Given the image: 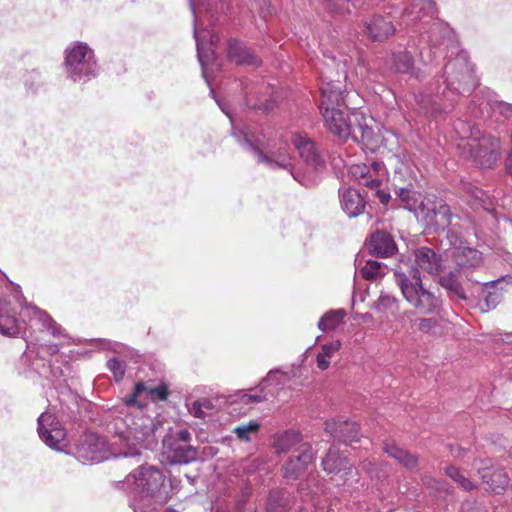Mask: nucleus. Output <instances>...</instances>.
Segmentation results:
<instances>
[{"label":"nucleus","instance_id":"obj_46","mask_svg":"<svg viewBox=\"0 0 512 512\" xmlns=\"http://www.w3.org/2000/svg\"><path fill=\"white\" fill-rule=\"evenodd\" d=\"M144 392L147 393L151 400L165 401L168 398V387L165 384L156 387L146 385Z\"/></svg>","mask_w":512,"mask_h":512},{"label":"nucleus","instance_id":"obj_62","mask_svg":"<svg viewBox=\"0 0 512 512\" xmlns=\"http://www.w3.org/2000/svg\"><path fill=\"white\" fill-rule=\"evenodd\" d=\"M507 343L512 344V334H507L506 339L504 340Z\"/></svg>","mask_w":512,"mask_h":512},{"label":"nucleus","instance_id":"obj_36","mask_svg":"<svg viewBox=\"0 0 512 512\" xmlns=\"http://www.w3.org/2000/svg\"><path fill=\"white\" fill-rule=\"evenodd\" d=\"M350 173L361 184L367 187L376 188L380 185V180L372 176L371 169L366 164L352 165L350 168Z\"/></svg>","mask_w":512,"mask_h":512},{"label":"nucleus","instance_id":"obj_30","mask_svg":"<svg viewBox=\"0 0 512 512\" xmlns=\"http://www.w3.org/2000/svg\"><path fill=\"white\" fill-rule=\"evenodd\" d=\"M323 470L327 473H339L340 471L351 470L352 464L346 457H342L339 449L331 446L322 460Z\"/></svg>","mask_w":512,"mask_h":512},{"label":"nucleus","instance_id":"obj_57","mask_svg":"<svg viewBox=\"0 0 512 512\" xmlns=\"http://www.w3.org/2000/svg\"><path fill=\"white\" fill-rule=\"evenodd\" d=\"M434 26H435V27L433 28V31H432V33H431L430 38H431V42H432L434 45H436V44H439V43L437 42V40L435 39V33H436V30H441V31H443V33H444V34H448V33H449V29H448V27H443V26H442L441 24H439V23H435V24H434Z\"/></svg>","mask_w":512,"mask_h":512},{"label":"nucleus","instance_id":"obj_14","mask_svg":"<svg viewBox=\"0 0 512 512\" xmlns=\"http://www.w3.org/2000/svg\"><path fill=\"white\" fill-rule=\"evenodd\" d=\"M37 431L40 439L50 448L60 451L61 443L65 440V431L51 413H42L37 420Z\"/></svg>","mask_w":512,"mask_h":512},{"label":"nucleus","instance_id":"obj_29","mask_svg":"<svg viewBox=\"0 0 512 512\" xmlns=\"http://www.w3.org/2000/svg\"><path fill=\"white\" fill-rule=\"evenodd\" d=\"M458 275L456 270L450 271L440 277L439 284L446 290L451 300L465 301L467 296L462 284L458 280Z\"/></svg>","mask_w":512,"mask_h":512},{"label":"nucleus","instance_id":"obj_48","mask_svg":"<svg viewBox=\"0 0 512 512\" xmlns=\"http://www.w3.org/2000/svg\"><path fill=\"white\" fill-rule=\"evenodd\" d=\"M395 304H396V299L393 296L388 295V294H381L375 304V308L378 311L384 312L386 310L391 309Z\"/></svg>","mask_w":512,"mask_h":512},{"label":"nucleus","instance_id":"obj_47","mask_svg":"<svg viewBox=\"0 0 512 512\" xmlns=\"http://www.w3.org/2000/svg\"><path fill=\"white\" fill-rule=\"evenodd\" d=\"M40 351L37 352L36 356L31 362V369L36 372L39 376H47L48 363L42 356L39 355Z\"/></svg>","mask_w":512,"mask_h":512},{"label":"nucleus","instance_id":"obj_38","mask_svg":"<svg viewBox=\"0 0 512 512\" xmlns=\"http://www.w3.org/2000/svg\"><path fill=\"white\" fill-rule=\"evenodd\" d=\"M344 309L330 310L326 312L318 321V328L322 331L335 329L345 318Z\"/></svg>","mask_w":512,"mask_h":512},{"label":"nucleus","instance_id":"obj_10","mask_svg":"<svg viewBox=\"0 0 512 512\" xmlns=\"http://www.w3.org/2000/svg\"><path fill=\"white\" fill-rule=\"evenodd\" d=\"M115 454L110 452L104 438L92 433L80 437L75 452L79 461L89 464L102 462Z\"/></svg>","mask_w":512,"mask_h":512},{"label":"nucleus","instance_id":"obj_16","mask_svg":"<svg viewBox=\"0 0 512 512\" xmlns=\"http://www.w3.org/2000/svg\"><path fill=\"white\" fill-rule=\"evenodd\" d=\"M473 467L477 470L483 483L492 492L499 493L508 486V475L503 469L492 465L490 460H477L474 462Z\"/></svg>","mask_w":512,"mask_h":512},{"label":"nucleus","instance_id":"obj_22","mask_svg":"<svg viewBox=\"0 0 512 512\" xmlns=\"http://www.w3.org/2000/svg\"><path fill=\"white\" fill-rule=\"evenodd\" d=\"M367 248L371 255L383 258L390 257L397 252V245L393 237L389 233L380 230L370 236Z\"/></svg>","mask_w":512,"mask_h":512},{"label":"nucleus","instance_id":"obj_25","mask_svg":"<svg viewBox=\"0 0 512 512\" xmlns=\"http://www.w3.org/2000/svg\"><path fill=\"white\" fill-rule=\"evenodd\" d=\"M227 53L230 61L237 65L258 66L261 63L250 48L234 39L229 40Z\"/></svg>","mask_w":512,"mask_h":512},{"label":"nucleus","instance_id":"obj_54","mask_svg":"<svg viewBox=\"0 0 512 512\" xmlns=\"http://www.w3.org/2000/svg\"><path fill=\"white\" fill-rule=\"evenodd\" d=\"M264 399H265V397L263 395H260V394H244L242 396V400L246 404H249V403H260Z\"/></svg>","mask_w":512,"mask_h":512},{"label":"nucleus","instance_id":"obj_49","mask_svg":"<svg viewBox=\"0 0 512 512\" xmlns=\"http://www.w3.org/2000/svg\"><path fill=\"white\" fill-rule=\"evenodd\" d=\"M422 480H423L424 485H426L429 488H433V489H435V490H437L439 492H446L447 491V488H446L447 485L442 480H438L436 478H433L430 475H424Z\"/></svg>","mask_w":512,"mask_h":512},{"label":"nucleus","instance_id":"obj_28","mask_svg":"<svg viewBox=\"0 0 512 512\" xmlns=\"http://www.w3.org/2000/svg\"><path fill=\"white\" fill-rule=\"evenodd\" d=\"M404 14L411 21H416L426 16L433 18L437 15L436 4L433 0H409V3L404 8Z\"/></svg>","mask_w":512,"mask_h":512},{"label":"nucleus","instance_id":"obj_2","mask_svg":"<svg viewBox=\"0 0 512 512\" xmlns=\"http://www.w3.org/2000/svg\"><path fill=\"white\" fill-rule=\"evenodd\" d=\"M156 424L142 410L132 413L120 409L109 424V430L118 439L120 451L115 457H136L143 448L155 443Z\"/></svg>","mask_w":512,"mask_h":512},{"label":"nucleus","instance_id":"obj_18","mask_svg":"<svg viewBox=\"0 0 512 512\" xmlns=\"http://www.w3.org/2000/svg\"><path fill=\"white\" fill-rule=\"evenodd\" d=\"M395 32L392 20L381 14L372 15L363 24V33L372 42H383Z\"/></svg>","mask_w":512,"mask_h":512},{"label":"nucleus","instance_id":"obj_33","mask_svg":"<svg viewBox=\"0 0 512 512\" xmlns=\"http://www.w3.org/2000/svg\"><path fill=\"white\" fill-rule=\"evenodd\" d=\"M384 450L388 456L394 458L399 464L407 469H413L418 464V458L415 455L403 450L394 443H386Z\"/></svg>","mask_w":512,"mask_h":512},{"label":"nucleus","instance_id":"obj_4","mask_svg":"<svg viewBox=\"0 0 512 512\" xmlns=\"http://www.w3.org/2000/svg\"><path fill=\"white\" fill-rule=\"evenodd\" d=\"M394 277L404 299L419 314L442 315L444 308L441 296L424 286L417 268L404 269L398 266L394 270Z\"/></svg>","mask_w":512,"mask_h":512},{"label":"nucleus","instance_id":"obj_23","mask_svg":"<svg viewBox=\"0 0 512 512\" xmlns=\"http://www.w3.org/2000/svg\"><path fill=\"white\" fill-rule=\"evenodd\" d=\"M423 213L427 226L436 230H444L451 224L452 213L446 203H434L431 207L425 205Z\"/></svg>","mask_w":512,"mask_h":512},{"label":"nucleus","instance_id":"obj_3","mask_svg":"<svg viewBox=\"0 0 512 512\" xmlns=\"http://www.w3.org/2000/svg\"><path fill=\"white\" fill-rule=\"evenodd\" d=\"M165 476L163 472L152 465L142 464L125 481L117 483V487L133 485L129 491V507L134 512H152L155 501L162 497Z\"/></svg>","mask_w":512,"mask_h":512},{"label":"nucleus","instance_id":"obj_6","mask_svg":"<svg viewBox=\"0 0 512 512\" xmlns=\"http://www.w3.org/2000/svg\"><path fill=\"white\" fill-rule=\"evenodd\" d=\"M232 136L244 150L257 157L258 162L271 169L288 167L289 158L284 154L275 157L274 153L268 150V145L264 142V136L261 133H255L249 127L244 129L233 127Z\"/></svg>","mask_w":512,"mask_h":512},{"label":"nucleus","instance_id":"obj_20","mask_svg":"<svg viewBox=\"0 0 512 512\" xmlns=\"http://www.w3.org/2000/svg\"><path fill=\"white\" fill-rule=\"evenodd\" d=\"M304 442L300 432L288 429L274 434L271 438L270 446L277 455L295 453Z\"/></svg>","mask_w":512,"mask_h":512},{"label":"nucleus","instance_id":"obj_15","mask_svg":"<svg viewBox=\"0 0 512 512\" xmlns=\"http://www.w3.org/2000/svg\"><path fill=\"white\" fill-rule=\"evenodd\" d=\"M327 129L340 139H349L352 121V112L344 111L342 108L328 107L322 111Z\"/></svg>","mask_w":512,"mask_h":512},{"label":"nucleus","instance_id":"obj_39","mask_svg":"<svg viewBox=\"0 0 512 512\" xmlns=\"http://www.w3.org/2000/svg\"><path fill=\"white\" fill-rule=\"evenodd\" d=\"M341 342L338 340L331 341L321 346L320 352L317 354L316 362L320 370H326L330 365V358L339 351Z\"/></svg>","mask_w":512,"mask_h":512},{"label":"nucleus","instance_id":"obj_51","mask_svg":"<svg viewBox=\"0 0 512 512\" xmlns=\"http://www.w3.org/2000/svg\"><path fill=\"white\" fill-rule=\"evenodd\" d=\"M244 89H245V94H246V104L249 107H251L253 109H264V110L269 109V106L267 104H263L260 100H257V102H255V103H250L251 102L250 94L252 92L248 91L247 88H244Z\"/></svg>","mask_w":512,"mask_h":512},{"label":"nucleus","instance_id":"obj_52","mask_svg":"<svg viewBox=\"0 0 512 512\" xmlns=\"http://www.w3.org/2000/svg\"><path fill=\"white\" fill-rule=\"evenodd\" d=\"M47 376H43V378L50 379V380H56L62 376V370L58 367L54 368L51 366L50 362L48 363L47 367Z\"/></svg>","mask_w":512,"mask_h":512},{"label":"nucleus","instance_id":"obj_5","mask_svg":"<svg viewBox=\"0 0 512 512\" xmlns=\"http://www.w3.org/2000/svg\"><path fill=\"white\" fill-rule=\"evenodd\" d=\"M66 75L74 82H87L99 72L94 51L84 42H76L65 50Z\"/></svg>","mask_w":512,"mask_h":512},{"label":"nucleus","instance_id":"obj_13","mask_svg":"<svg viewBox=\"0 0 512 512\" xmlns=\"http://www.w3.org/2000/svg\"><path fill=\"white\" fill-rule=\"evenodd\" d=\"M346 59L343 61V68L341 73L338 72V78L332 79L329 76H326V79L328 81L323 82L320 91H321V100L319 104V108L321 111L326 110L328 107H335V108H346L347 105L345 103V89L341 82L340 78H343L344 80L347 77L346 73Z\"/></svg>","mask_w":512,"mask_h":512},{"label":"nucleus","instance_id":"obj_7","mask_svg":"<svg viewBox=\"0 0 512 512\" xmlns=\"http://www.w3.org/2000/svg\"><path fill=\"white\" fill-rule=\"evenodd\" d=\"M192 435L187 429L169 431L162 440L163 454L170 464H188L197 459V450L191 445Z\"/></svg>","mask_w":512,"mask_h":512},{"label":"nucleus","instance_id":"obj_31","mask_svg":"<svg viewBox=\"0 0 512 512\" xmlns=\"http://www.w3.org/2000/svg\"><path fill=\"white\" fill-rule=\"evenodd\" d=\"M502 281V279L491 280L486 282H480L482 284V297L484 303L482 304V309L484 311H489L494 309L499 302L501 301V293L495 290L496 286Z\"/></svg>","mask_w":512,"mask_h":512},{"label":"nucleus","instance_id":"obj_1","mask_svg":"<svg viewBox=\"0 0 512 512\" xmlns=\"http://www.w3.org/2000/svg\"><path fill=\"white\" fill-rule=\"evenodd\" d=\"M445 89L441 95L420 94L417 102L424 113L434 117L449 112L454 107V101L449 94L464 95L470 93L477 85L473 66L469 63L465 52L459 53L448 61L444 68Z\"/></svg>","mask_w":512,"mask_h":512},{"label":"nucleus","instance_id":"obj_37","mask_svg":"<svg viewBox=\"0 0 512 512\" xmlns=\"http://www.w3.org/2000/svg\"><path fill=\"white\" fill-rule=\"evenodd\" d=\"M396 193L408 210L416 211L420 209L422 212L425 211V204L419 199L420 195L414 190L402 187Z\"/></svg>","mask_w":512,"mask_h":512},{"label":"nucleus","instance_id":"obj_21","mask_svg":"<svg viewBox=\"0 0 512 512\" xmlns=\"http://www.w3.org/2000/svg\"><path fill=\"white\" fill-rule=\"evenodd\" d=\"M352 121H354L349 138L360 142L367 148L374 149L378 144L379 136L373 129L365 123V118L361 112H352Z\"/></svg>","mask_w":512,"mask_h":512},{"label":"nucleus","instance_id":"obj_43","mask_svg":"<svg viewBox=\"0 0 512 512\" xmlns=\"http://www.w3.org/2000/svg\"><path fill=\"white\" fill-rule=\"evenodd\" d=\"M144 390H146V385L143 382H138L135 385L133 392L123 398L124 407L122 409H124V411H128L129 408L137 406V411L141 410L142 405L137 401V397L143 393Z\"/></svg>","mask_w":512,"mask_h":512},{"label":"nucleus","instance_id":"obj_27","mask_svg":"<svg viewBox=\"0 0 512 512\" xmlns=\"http://www.w3.org/2000/svg\"><path fill=\"white\" fill-rule=\"evenodd\" d=\"M20 332L16 312L6 299H0V333L6 336H15Z\"/></svg>","mask_w":512,"mask_h":512},{"label":"nucleus","instance_id":"obj_56","mask_svg":"<svg viewBox=\"0 0 512 512\" xmlns=\"http://www.w3.org/2000/svg\"><path fill=\"white\" fill-rule=\"evenodd\" d=\"M40 350H42L43 352H45L49 355H54L59 352V346L57 344H47V345L41 346L38 351H40Z\"/></svg>","mask_w":512,"mask_h":512},{"label":"nucleus","instance_id":"obj_63","mask_svg":"<svg viewBox=\"0 0 512 512\" xmlns=\"http://www.w3.org/2000/svg\"><path fill=\"white\" fill-rule=\"evenodd\" d=\"M8 280V277L6 276L5 273H3L1 270H0V283L4 280Z\"/></svg>","mask_w":512,"mask_h":512},{"label":"nucleus","instance_id":"obj_58","mask_svg":"<svg viewBox=\"0 0 512 512\" xmlns=\"http://www.w3.org/2000/svg\"><path fill=\"white\" fill-rule=\"evenodd\" d=\"M376 196L378 197L380 202L384 205H387L391 198L390 194L383 190H376Z\"/></svg>","mask_w":512,"mask_h":512},{"label":"nucleus","instance_id":"obj_12","mask_svg":"<svg viewBox=\"0 0 512 512\" xmlns=\"http://www.w3.org/2000/svg\"><path fill=\"white\" fill-rule=\"evenodd\" d=\"M315 453L312 445L301 444L298 451L291 454L288 460L282 466V475L288 480H297L302 477L314 464Z\"/></svg>","mask_w":512,"mask_h":512},{"label":"nucleus","instance_id":"obj_8","mask_svg":"<svg viewBox=\"0 0 512 512\" xmlns=\"http://www.w3.org/2000/svg\"><path fill=\"white\" fill-rule=\"evenodd\" d=\"M479 129L470 127L468 135L463 137H473V139L463 145V153L473 160L475 165L481 168H492L499 160V142L496 139L482 138L478 141Z\"/></svg>","mask_w":512,"mask_h":512},{"label":"nucleus","instance_id":"obj_32","mask_svg":"<svg viewBox=\"0 0 512 512\" xmlns=\"http://www.w3.org/2000/svg\"><path fill=\"white\" fill-rule=\"evenodd\" d=\"M290 508L291 500L286 491L276 489L269 493L266 503L267 512H289Z\"/></svg>","mask_w":512,"mask_h":512},{"label":"nucleus","instance_id":"obj_59","mask_svg":"<svg viewBox=\"0 0 512 512\" xmlns=\"http://www.w3.org/2000/svg\"><path fill=\"white\" fill-rule=\"evenodd\" d=\"M196 401L200 404V406L203 407V409L210 410V409L213 408L212 402L209 399H207V398H202V399H199V400H196Z\"/></svg>","mask_w":512,"mask_h":512},{"label":"nucleus","instance_id":"obj_42","mask_svg":"<svg viewBox=\"0 0 512 512\" xmlns=\"http://www.w3.org/2000/svg\"><path fill=\"white\" fill-rule=\"evenodd\" d=\"M260 429V424L251 420L248 423L238 425L233 429V433L240 441L249 442L251 440V434H257Z\"/></svg>","mask_w":512,"mask_h":512},{"label":"nucleus","instance_id":"obj_19","mask_svg":"<svg viewBox=\"0 0 512 512\" xmlns=\"http://www.w3.org/2000/svg\"><path fill=\"white\" fill-rule=\"evenodd\" d=\"M414 263L415 266L406 269L417 268L418 271L421 269L431 275H439L444 269L441 257L433 249L425 246L414 251Z\"/></svg>","mask_w":512,"mask_h":512},{"label":"nucleus","instance_id":"obj_40","mask_svg":"<svg viewBox=\"0 0 512 512\" xmlns=\"http://www.w3.org/2000/svg\"><path fill=\"white\" fill-rule=\"evenodd\" d=\"M445 473L464 491H472L476 489V484H474L469 478H467L459 468L453 465L448 466L445 469Z\"/></svg>","mask_w":512,"mask_h":512},{"label":"nucleus","instance_id":"obj_24","mask_svg":"<svg viewBox=\"0 0 512 512\" xmlns=\"http://www.w3.org/2000/svg\"><path fill=\"white\" fill-rule=\"evenodd\" d=\"M339 193L342 209L349 217H357L364 212L366 203L357 189H340Z\"/></svg>","mask_w":512,"mask_h":512},{"label":"nucleus","instance_id":"obj_41","mask_svg":"<svg viewBox=\"0 0 512 512\" xmlns=\"http://www.w3.org/2000/svg\"><path fill=\"white\" fill-rule=\"evenodd\" d=\"M33 312V316L36 317L51 334L55 337H58L62 334L61 327L53 320V318L47 314L45 311L37 308H31Z\"/></svg>","mask_w":512,"mask_h":512},{"label":"nucleus","instance_id":"obj_26","mask_svg":"<svg viewBox=\"0 0 512 512\" xmlns=\"http://www.w3.org/2000/svg\"><path fill=\"white\" fill-rule=\"evenodd\" d=\"M325 430L329 432L334 439L341 442H354L359 439V425L356 422L344 421L338 424L334 421H328L325 423Z\"/></svg>","mask_w":512,"mask_h":512},{"label":"nucleus","instance_id":"obj_44","mask_svg":"<svg viewBox=\"0 0 512 512\" xmlns=\"http://www.w3.org/2000/svg\"><path fill=\"white\" fill-rule=\"evenodd\" d=\"M127 364L116 357L107 361V368L113 374L116 382H120L125 375Z\"/></svg>","mask_w":512,"mask_h":512},{"label":"nucleus","instance_id":"obj_45","mask_svg":"<svg viewBox=\"0 0 512 512\" xmlns=\"http://www.w3.org/2000/svg\"><path fill=\"white\" fill-rule=\"evenodd\" d=\"M441 317L442 315L419 318L417 321L418 330L426 334L434 332L439 327L437 318Z\"/></svg>","mask_w":512,"mask_h":512},{"label":"nucleus","instance_id":"obj_53","mask_svg":"<svg viewBox=\"0 0 512 512\" xmlns=\"http://www.w3.org/2000/svg\"><path fill=\"white\" fill-rule=\"evenodd\" d=\"M190 413L194 417L199 418V419H205V417H206V414L203 411V407L200 406V404L197 401H194L192 403L191 408H190Z\"/></svg>","mask_w":512,"mask_h":512},{"label":"nucleus","instance_id":"obj_9","mask_svg":"<svg viewBox=\"0 0 512 512\" xmlns=\"http://www.w3.org/2000/svg\"><path fill=\"white\" fill-rule=\"evenodd\" d=\"M468 113L472 119H483L488 114L493 122L503 124L512 119V104L496 100L489 94L486 99L473 100Z\"/></svg>","mask_w":512,"mask_h":512},{"label":"nucleus","instance_id":"obj_60","mask_svg":"<svg viewBox=\"0 0 512 512\" xmlns=\"http://www.w3.org/2000/svg\"><path fill=\"white\" fill-rule=\"evenodd\" d=\"M505 166H506L507 171L510 174H512V148H511V151L505 161Z\"/></svg>","mask_w":512,"mask_h":512},{"label":"nucleus","instance_id":"obj_11","mask_svg":"<svg viewBox=\"0 0 512 512\" xmlns=\"http://www.w3.org/2000/svg\"><path fill=\"white\" fill-rule=\"evenodd\" d=\"M450 257L458 274L464 275L469 281L480 283L471 275L483 266V254L480 251L460 243L450 250Z\"/></svg>","mask_w":512,"mask_h":512},{"label":"nucleus","instance_id":"obj_50","mask_svg":"<svg viewBox=\"0 0 512 512\" xmlns=\"http://www.w3.org/2000/svg\"><path fill=\"white\" fill-rule=\"evenodd\" d=\"M463 512H488L485 507L478 504L476 501H465L462 504Z\"/></svg>","mask_w":512,"mask_h":512},{"label":"nucleus","instance_id":"obj_55","mask_svg":"<svg viewBox=\"0 0 512 512\" xmlns=\"http://www.w3.org/2000/svg\"><path fill=\"white\" fill-rule=\"evenodd\" d=\"M29 76L33 80V82H36L37 85L40 84V74L37 71H32ZM33 84L34 83L29 84V80H26L27 89L31 90L32 92L35 91Z\"/></svg>","mask_w":512,"mask_h":512},{"label":"nucleus","instance_id":"obj_17","mask_svg":"<svg viewBox=\"0 0 512 512\" xmlns=\"http://www.w3.org/2000/svg\"><path fill=\"white\" fill-rule=\"evenodd\" d=\"M291 142L307 166L314 170L324 167V156L313 140L306 135L298 133L292 137Z\"/></svg>","mask_w":512,"mask_h":512},{"label":"nucleus","instance_id":"obj_35","mask_svg":"<svg viewBox=\"0 0 512 512\" xmlns=\"http://www.w3.org/2000/svg\"><path fill=\"white\" fill-rule=\"evenodd\" d=\"M386 266L375 260H367L365 265L357 268L358 274L368 281H377L385 275Z\"/></svg>","mask_w":512,"mask_h":512},{"label":"nucleus","instance_id":"obj_61","mask_svg":"<svg viewBox=\"0 0 512 512\" xmlns=\"http://www.w3.org/2000/svg\"><path fill=\"white\" fill-rule=\"evenodd\" d=\"M371 166H372L373 171H374V172H376V173H377V172H378V170L381 168V164H380V163H378V162H373V163L371 164Z\"/></svg>","mask_w":512,"mask_h":512},{"label":"nucleus","instance_id":"obj_34","mask_svg":"<svg viewBox=\"0 0 512 512\" xmlns=\"http://www.w3.org/2000/svg\"><path fill=\"white\" fill-rule=\"evenodd\" d=\"M393 68L397 73L410 74L418 77L415 71L413 56L408 51H401L392 55Z\"/></svg>","mask_w":512,"mask_h":512},{"label":"nucleus","instance_id":"obj_64","mask_svg":"<svg viewBox=\"0 0 512 512\" xmlns=\"http://www.w3.org/2000/svg\"><path fill=\"white\" fill-rule=\"evenodd\" d=\"M273 372H274V371H270V372L268 373V375L263 379V382H267V381L270 379L271 374H272Z\"/></svg>","mask_w":512,"mask_h":512}]
</instances>
